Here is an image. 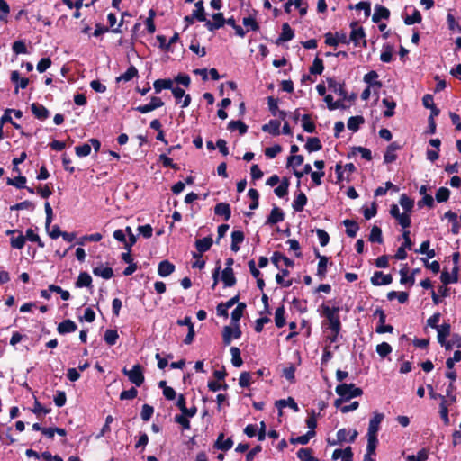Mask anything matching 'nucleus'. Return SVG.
Wrapping results in <instances>:
<instances>
[{
	"instance_id": "f257e3e1",
	"label": "nucleus",
	"mask_w": 461,
	"mask_h": 461,
	"mask_svg": "<svg viewBox=\"0 0 461 461\" xmlns=\"http://www.w3.org/2000/svg\"><path fill=\"white\" fill-rule=\"evenodd\" d=\"M339 306L330 307L328 304L322 303L319 308V312L321 316L326 319V322L323 325H327L329 330H338V327H341L339 319Z\"/></svg>"
},
{
	"instance_id": "f03ea898",
	"label": "nucleus",
	"mask_w": 461,
	"mask_h": 461,
	"mask_svg": "<svg viewBox=\"0 0 461 461\" xmlns=\"http://www.w3.org/2000/svg\"><path fill=\"white\" fill-rule=\"evenodd\" d=\"M336 393L339 396L334 402L336 407H340L344 402L349 401L351 398L360 396L363 393L362 389L357 387L353 384H341L337 385Z\"/></svg>"
},
{
	"instance_id": "7ed1b4c3",
	"label": "nucleus",
	"mask_w": 461,
	"mask_h": 461,
	"mask_svg": "<svg viewBox=\"0 0 461 461\" xmlns=\"http://www.w3.org/2000/svg\"><path fill=\"white\" fill-rule=\"evenodd\" d=\"M122 373L136 386H140L144 382L143 369L139 364L134 365L131 370L124 367Z\"/></svg>"
},
{
	"instance_id": "20e7f679",
	"label": "nucleus",
	"mask_w": 461,
	"mask_h": 461,
	"mask_svg": "<svg viewBox=\"0 0 461 461\" xmlns=\"http://www.w3.org/2000/svg\"><path fill=\"white\" fill-rule=\"evenodd\" d=\"M241 336V330L239 325L225 326L222 331V339L225 345H230L231 340L240 339Z\"/></svg>"
},
{
	"instance_id": "39448f33",
	"label": "nucleus",
	"mask_w": 461,
	"mask_h": 461,
	"mask_svg": "<svg viewBox=\"0 0 461 461\" xmlns=\"http://www.w3.org/2000/svg\"><path fill=\"white\" fill-rule=\"evenodd\" d=\"M164 103L159 97L153 96L149 104L139 105L135 108V110L141 113H148L157 108L162 107Z\"/></svg>"
},
{
	"instance_id": "423d86ee",
	"label": "nucleus",
	"mask_w": 461,
	"mask_h": 461,
	"mask_svg": "<svg viewBox=\"0 0 461 461\" xmlns=\"http://www.w3.org/2000/svg\"><path fill=\"white\" fill-rule=\"evenodd\" d=\"M384 415L383 413L375 412L373 418L369 421L367 435H377L380 424L383 421Z\"/></svg>"
},
{
	"instance_id": "0eeeda50",
	"label": "nucleus",
	"mask_w": 461,
	"mask_h": 461,
	"mask_svg": "<svg viewBox=\"0 0 461 461\" xmlns=\"http://www.w3.org/2000/svg\"><path fill=\"white\" fill-rule=\"evenodd\" d=\"M393 281V277L389 274H384L383 272L376 271L374 273L371 277V283L373 285H386L391 284Z\"/></svg>"
},
{
	"instance_id": "6e6552de",
	"label": "nucleus",
	"mask_w": 461,
	"mask_h": 461,
	"mask_svg": "<svg viewBox=\"0 0 461 461\" xmlns=\"http://www.w3.org/2000/svg\"><path fill=\"white\" fill-rule=\"evenodd\" d=\"M365 32L362 27L356 26L352 28L350 33V41L354 42L355 46H366Z\"/></svg>"
},
{
	"instance_id": "1a4fd4ad",
	"label": "nucleus",
	"mask_w": 461,
	"mask_h": 461,
	"mask_svg": "<svg viewBox=\"0 0 461 461\" xmlns=\"http://www.w3.org/2000/svg\"><path fill=\"white\" fill-rule=\"evenodd\" d=\"M212 19L213 22L207 20L205 23L206 28L211 32L221 28L225 23V19L221 13L214 14Z\"/></svg>"
},
{
	"instance_id": "9d476101",
	"label": "nucleus",
	"mask_w": 461,
	"mask_h": 461,
	"mask_svg": "<svg viewBox=\"0 0 461 461\" xmlns=\"http://www.w3.org/2000/svg\"><path fill=\"white\" fill-rule=\"evenodd\" d=\"M11 81L15 84V93H18L19 88L24 89L29 84V80L26 77H21L18 71H13L11 73Z\"/></svg>"
},
{
	"instance_id": "9b49d317",
	"label": "nucleus",
	"mask_w": 461,
	"mask_h": 461,
	"mask_svg": "<svg viewBox=\"0 0 461 461\" xmlns=\"http://www.w3.org/2000/svg\"><path fill=\"white\" fill-rule=\"evenodd\" d=\"M328 87L337 95H339L343 100H346L347 97V92L344 88V85L337 82L335 79H329L328 80Z\"/></svg>"
},
{
	"instance_id": "f8f14e48",
	"label": "nucleus",
	"mask_w": 461,
	"mask_h": 461,
	"mask_svg": "<svg viewBox=\"0 0 461 461\" xmlns=\"http://www.w3.org/2000/svg\"><path fill=\"white\" fill-rule=\"evenodd\" d=\"M32 113L39 120H45L49 117L50 113L46 107L40 104H32L31 106Z\"/></svg>"
},
{
	"instance_id": "ddd939ff",
	"label": "nucleus",
	"mask_w": 461,
	"mask_h": 461,
	"mask_svg": "<svg viewBox=\"0 0 461 461\" xmlns=\"http://www.w3.org/2000/svg\"><path fill=\"white\" fill-rule=\"evenodd\" d=\"M285 215L281 209L274 207L266 221L267 224H276L284 221Z\"/></svg>"
},
{
	"instance_id": "4468645a",
	"label": "nucleus",
	"mask_w": 461,
	"mask_h": 461,
	"mask_svg": "<svg viewBox=\"0 0 461 461\" xmlns=\"http://www.w3.org/2000/svg\"><path fill=\"white\" fill-rule=\"evenodd\" d=\"M389 15L390 12L386 7L377 5L375 6V12L372 20L374 23H377L382 19H388Z\"/></svg>"
},
{
	"instance_id": "2eb2a0df",
	"label": "nucleus",
	"mask_w": 461,
	"mask_h": 461,
	"mask_svg": "<svg viewBox=\"0 0 461 461\" xmlns=\"http://www.w3.org/2000/svg\"><path fill=\"white\" fill-rule=\"evenodd\" d=\"M272 263L279 267V264L282 262L285 267H294V261L287 257L284 256L280 252H275L271 258Z\"/></svg>"
},
{
	"instance_id": "dca6fc26",
	"label": "nucleus",
	"mask_w": 461,
	"mask_h": 461,
	"mask_svg": "<svg viewBox=\"0 0 461 461\" xmlns=\"http://www.w3.org/2000/svg\"><path fill=\"white\" fill-rule=\"evenodd\" d=\"M77 329V324L71 320H65L58 326V332L59 334H67L76 331Z\"/></svg>"
},
{
	"instance_id": "f3484780",
	"label": "nucleus",
	"mask_w": 461,
	"mask_h": 461,
	"mask_svg": "<svg viewBox=\"0 0 461 461\" xmlns=\"http://www.w3.org/2000/svg\"><path fill=\"white\" fill-rule=\"evenodd\" d=\"M175 271V266L168 260H163L159 263L158 273L160 276L166 277Z\"/></svg>"
},
{
	"instance_id": "a211bd4d",
	"label": "nucleus",
	"mask_w": 461,
	"mask_h": 461,
	"mask_svg": "<svg viewBox=\"0 0 461 461\" xmlns=\"http://www.w3.org/2000/svg\"><path fill=\"white\" fill-rule=\"evenodd\" d=\"M221 280L226 287H231L236 284V278L231 267H225L221 274Z\"/></svg>"
},
{
	"instance_id": "6ab92c4d",
	"label": "nucleus",
	"mask_w": 461,
	"mask_h": 461,
	"mask_svg": "<svg viewBox=\"0 0 461 461\" xmlns=\"http://www.w3.org/2000/svg\"><path fill=\"white\" fill-rule=\"evenodd\" d=\"M399 149H400V146L397 143H395V142L391 143L388 146V148L384 155V162L387 164L393 162L397 158L396 151Z\"/></svg>"
},
{
	"instance_id": "aec40b11",
	"label": "nucleus",
	"mask_w": 461,
	"mask_h": 461,
	"mask_svg": "<svg viewBox=\"0 0 461 461\" xmlns=\"http://www.w3.org/2000/svg\"><path fill=\"white\" fill-rule=\"evenodd\" d=\"M280 125L278 120H270L268 123L262 126V131L276 136L280 134Z\"/></svg>"
},
{
	"instance_id": "412c9836",
	"label": "nucleus",
	"mask_w": 461,
	"mask_h": 461,
	"mask_svg": "<svg viewBox=\"0 0 461 461\" xmlns=\"http://www.w3.org/2000/svg\"><path fill=\"white\" fill-rule=\"evenodd\" d=\"M232 445V439L230 438H225L222 433L218 436V438L215 442V447L223 451L230 449Z\"/></svg>"
},
{
	"instance_id": "4be33fe9",
	"label": "nucleus",
	"mask_w": 461,
	"mask_h": 461,
	"mask_svg": "<svg viewBox=\"0 0 461 461\" xmlns=\"http://www.w3.org/2000/svg\"><path fill=\"white\" fill-rule=\"evenodd\" d=\"M244 240V233L241 230H234L231 233V250L238 252L240 250V244Z\"/></svg>"
},
{
	"instance_id": "5701e85b",
	"label": "nucleus",
	"mask_w": 461,
	"mask_h": 461,
	"mask_svg": "<svg viewBox=\"0 0 461 461\" xmlns=\"http://www.w3.org/2000/svg\"><path fill=\"white\" fill-rule=\"evenodd\" d=\"M294 33L290 25L288 23H284L282 25V32L278 37L277 43L289 41L294 38Z\"/></svg>"
},
{
	"instance_id": "b1692460",
	"label": "nucleus",
	"mask_w": 461,
	"mask_h": 461,
	"mask_svg": "<svg viewBox=\"0 0 461 461\" xmlns=\"http://www.w3.org/2000/svg\"><path fill=\"white\" fill-rule=\"evenodd\" d=\"M93 273L96 276H100L104 279H110L113 276V271L109 267L99 266L93 269Z\"/></svg>"
},
{
	"instance_id": "393cba45",
	"label": "nucleus",
	"mask_w": 461,
	"mask_h": 461,
	"mask_svg": "<svg viewBox=\"0 0 461 461\" xmlns=\"http://www.w3.org/2000/svg\"><path fill=\"white\" fill-rule=\"evenodd\" d=\"M246 309L245 303H239L237 307L231 312V323L232 325H239V321L241 319L243 312Z\"/></svg>"
},
{
	"instance_id": "a878e982",
	"label": "nucleus",
	"mask_w": 461,
	"mask_h": 461,
	"mask_svg": "<svg viewBox=\"0 0 461 461\" xmlns=\"http://www.w3.org/2000/svg\"><path fill=\"white\" fill-rule=\"evenodd\" d=\"M214 212L217 215L223 216L227 221L230 218L231 215L230 206V204L224 203H218L214 208Z\"/></svg>"
},
{
	"instance_id": "bb28decb",
	"label": "nucleus",
	"mask_w": 461,
	"mask_h": 461,
	"mask_svg": "<svg viewBox=\"0 0 461 461\" xmlns=\"http://www.w3.org/2000/svg\"><path fill=\"white\" fill-rule=\"evenodd\" d=\"M343 224L346 227L347 235L350 238L356 237L358 230H359L358 224L355 221L348 220V219L344 220Z\"/></svg>"
},
{
	"instance_id": "cd10ccee",
	"label": "nucleus",
	"mask_w": 461,
	"mask_h": 461,
	"mask_svg": "<svg viewBox=\"0 0 461 461\" xmlns=\"http://www.w3.org/2000/svg\"><path fill=\"white\" fill-rule=\"evenodd\" d=\"M317 257L319 258L317 276L320 277V279H323L327 273L328 258L325 256H321L319 253L317 254Z\"/></svg>"
},
{
	"instance_id": "c85d7f7f",
	"label": "nucleus",
	"mask_w": 461,
	"mask_h": 461,
	"mask_svg": "<svg viewBox=\"0 0 461 461\" xmlns=\"http://www.w3.org/2000/svg\"><path fill=\"white\" fill-rule=\"evenodd\" d=\"M378 74L376 71H370L364 76V81L368 85V86H376L380 88L382 86V83L377 81Z\"/></svg>"
},
{
	"instance_id": "c756f323",
	"label": "nucleus",
	"mask_w": 461,
	"mask_h": 461,
	"mask_svg": "<svg viewBox=\"0 0 461 461\" xmlns=\"http://www.w3.org/2000/svg\"><path fill=\"white\" fill-rule=\"evenodd\" d=\"M289 271L287 269H281L280 272L276 276V281L278 285L283 287H290L293 285V280H285V277L288 276Z\"/></svg>"
},
{
	"instance_id": "7c9ffc66",
	"label": "nucleus",
	"mask_w": 461,
	"mask_h": 461,
	"mask_svg": "<svg viewBox=\"0 0 461 461\" xmlns=\"http://www.w3.org/2000/svg\"><path fill=\"white\" fill-rule=\"evenodd\" d=\"M307 203L306 195L301 192L299 193L293 202V209L295 212H302Z\"/></svg>"
},
{
	"instance_id": "2f4dec72",
	"label": "nucleus",
	"mask_w": 461,
	"mask_h": 461,
	"mask_svg": "<svg viewBox=\"0 0 461 461\" xmlns=\"http://www.w3.org/2000/svg\"><path fill=\"white\" fill-rule=\"evenodd\" d=\"M212 245V239L211 237H205L200 240H197L195 242V246L197 250L200 253H203L210 249Z\"/></svg>"
},
{
	"instance_id": "473e14b6",
	"label": "nucleus",
	"mask_w": 461,
	"mask_h": 461,
	"mask_svg": "<svg viewBox=\"0 0 461 461\" xmlns=\"http://www.w3.org/2000/svg\"><path fill=\"white\" fill-rule=\"evenodd\" d=\"M438 341L439 344H444L446 339L450 334V325L449 324H442L438 329Z\"/></svg>"
},
{
	"instance_id": "72a5a7b5",
	"label": "nucleus",
	"mask_w": 461,
	"mask_h": 461,
	"mask_svg": "<svg viewBox=\"0 0 461 461\" xmlns=\"http://www.w3.org/2000/svg\"><path fill=\"white\" fill-rule=\"evenodd\" d=\"M153 86L156 93H160L163 89H172L173 82L170 79H157Z\"/></svg>"
},
{
	"instance_id": "f704fd0d",
	"label": "nucleus",
	"mask_w": 461,
	"mask_h": 461,
	"mask_svg": "<svg viewBox=\"0 0 461 461\" xmlns=\"http://www.w3.org/2000/svg\"><path fill=\"white\" fill-rule=\"evenodd\" d=\"M285 307L279 306L275 312V323L277 328H282L285 324Z\"/></svg>"
},
{
	"instance_id": "c9c22d12",
	"label": "nucleus",
	"mask_w": 461,
	"mask_h": 461,
	"mask_svg": "<svg viewBox=\"0 0 461 461\" xmlns=\"http://www.w3.org/2000/svg\"><path fill=\"white\" fill-rule=\"evenodd\" d=\"M382 103L386 107V110L384 112V116L392 117L394 114L396 103L392 98H384Z\"/></svg>"
},
{
	"instance_id": "e433bc0d",
	"label": "nucleus",
	"mask_w": 461,
	"mask_h": 461,
	"mask_svg": "<svg viewBox=\"0 0 461 461\" xmlns=\"http://www.w3.org/2000/svg\"><path fill=\"white\" fill-rule=\"evenodd\" d=\"M92 277L88 273L82 272L79 274L76 282L77 287H88L91 285Z\"/></svg>"
},
{
	"instance_id": "4c0bfd02",
	"label": "nucleus",
	"mask_w": 461,
	"mask_h": 461,
	"mask_svg": "<svg viewBox=\"0 0 461 461\" xmlns=\"http://www.w3.org/2000/svg\"><path fill=\"white\" fill-rule=\"evenodd\" d=\"M439 413L440 417L443 420L444 423L446 425H448L449 423V417H448V404L447 400L446 398H442L439 404Z\"/></svg>"
},
{
	"instance_id": "58836bf2",
	"label": "nucleus",
	"mask_w": 461,
	"mask_h": 461,
	"mask_svg": "<svg viewBox=\"0 0 461 461\" xmlns=\"http://www.w3.org/2000/svg\"><path fill=\"white\" fill-rule=\"evenodd\" d=\"M138 75V70L134 66H131L128 68V69L121 75L119 77H117V81H124L128 82L131 80L133 77H135Z\"/></svg>"
},
{
	"instance_id": "ea45409f",
	"label": "nucleus",
	"mask_w": 461,
	"mask_h": 461,
	"mask_svg": "<svg viewBox=\"0 0 461 461\" xmlns=\"http://www.w3.org/2000/svg\"><path fill=\"white\" fill-rule=\"evenodd\" d=\"M228 129L230 131L238 130L240 135H243L247 132L248 127L241 121H230L228 124Z\"/></svg>"
},
{
	"instance_id": "a19ab883",
	"label": "nucleus",
	"mask_w": 461,
	"mask_h": 461,
	"mask_svg": "<svg viewBox=\"0 0 461 461\" xmlns=\"http://www.w3.org/2000/svg\"><path fill=\"white\" fill-rule=\"evenodd\" d=\"M276 405L279 408V409H282V408H285V407H290L291 409H293L294 411H299V407L297 405V403L294 402V400L291 397L287 398V399H284V400H279L276 402Z\"/></svg>"
},
{
	"instance_id": "79ce46f5",
	"label": "nucleus",
	"mask_w": 461,
	"mask_h": 461,
	"mask_svg": "<svg viewBox=\"0 0 461 461\" xmlns=\"http://www.w3.org/2000/svg\"><path fill=\"white\" fill-rule=\"evenodd\" d=\"M321 147L322 146L321 140L316 137L309 138L305 144V149L309 152L318 151L321 149Z\"/></svg>"
},
{
	"instance_id": "37998d69",
	"label": "nucleus",
	"mask_w": 461,
	"mask_h": 461,
	"mask_svg": "<svg viewBox=\"0 0 461 461\" xmlns=\"http://www.w3.org/2000/svg\"><path fill=\"white\" fill-rule=\"evenodd\" d=\"M231 355V363L234 366L239 367L243 364L240 357V350L237 347H231L230 349Z\"/></svg>"
},
{
	"instance_id": "c03bdc74",
	"label": "nucleus",
	"mask_w": 461,
	"mask_h": 461,
	"mask_svg": "<svg viewBox=\"0 0 461 461\" xmlns=\"http://www.w3.org/2000/svg\"><path fill=\"white\" fill-rule=\"evenodd\" d=\"M302 127L303 131L306 132H313L315 131V124L311 120V117L309 114H303L302 116Z\"/></svg>"
},
{
	"instance_id": "a18cd8bd",
	"label": "nucleus",
	"mask_w": 461,
	"mask_h": 461,
	"mask_svg": "<svg viewBox=\"0 0 461 461\" xmlns=\"http://www.w3.org/2000/svg\"><path fill=\"white\" fill-rule=\"evenodd\" d=\"M17 237H12L10 240L11 247L14 249H21L24 247L25 244V237L19 230Z\"/></svg>"
},
{
	"instance_id": "49530a36",
	"label": "nucleus",
	"mask_w": 461,
	"mask_h": 461,
	"mask_svg": "<svg viewBox=\"0 0 461 461\" xmlns=\"http://www.w3.org/2000/svg\"><path fill=\"white\" fill-rule=\"evenodd\" d=\"M409 294L406 292H395L391 291L387 294L388 300H393L396 298L399 303H404L408 301Z\"/></svg>"
},
{
	"instance_id": "de8ad7c7",
	"label": "nucleus",
	"mask_w": 461,
	"mask_h": 461,
	"mask_svg": "<svg viewBox=\"0 0 461 461\" xmlns=\"http://www.w3.org/2000/svg\"><path fill=\"white\" fill-rule=\"evenodd\" d=\"M297 456L301 461H318L312 455V450L309 448H301L297 452Z\"/></svg>"
},
{
	"instance_id": "09e8293b",
	"label": "nucleus",
	"mask_w": 461,
	"mask_h": 461,
	"mask_svg": "<svg viewBox=\"0 0 461 461\" xmlns=\"http://www.w3.org/2000/svg\"><path fill=\"white\" fill-rule=\"evenodd\" d=\"M369 240L371 242H376V243L383 242L382 230L379 227H377V226L372 227L370 235H369Z\"/></svg>"
},
{
	"instance_id": "8fccbe9b",
	"label": "nucleus",
	"mask_w": 461,
	"mask_h": 461,
	"mask_svg": "<svg viewBox=\"0 0 461 461\" xmlns=\"http://www.w3.org/2000/svg\"><path fill=\"white\" fill-rule=\"evenodd\" d=\"M440 280L445 285H447L451 283H456L457 281L456 272L449 273L447 271H443L440 276Z\"/></svg>"
},
{
	"instance_id": "3c124183",
	"label": "nucleus",
	"mask_w": 461,
	"mask_h": 461,
	"mask_svg": "<svg viewBox=\"0 0 461 461\" xmlns=\"http://www.w3.org/2000/svg\"><path fill=\"white\" fill-rule=\"evenodd\" d=\"M119 338L118 332L115 330H107L104 333V341L110 345L113 346L116 343L117 339Z\"/></svg>"
},
{
	"instance_id": "603ef678",
	"label": "nucleus",
	"mask_w": 461,
	"mask_h": 461,
	"mask_svg": "<svg viewBox=\"0 0 461 461\" xmlns=\"http://www.w3.org/2000/svg\"><path fill=\"white\" fill-rule=\"evenodd\" d=\"M24 237H25V240L27 239L30 241L37 243V245L40 248L44 247V243L41 241L40 236L38 234H36L32 229H28L26 230V235Z\"/></svg>"
},
{
	"instance_id": "864d4df0",
	"label": "nucleus",
	"mask_w": 461,
	"mask_h": 461,
	"mask_svg": "<svg viewBox=\"0 0 461 461\" xmlns=\"http://www.w3.org/2000/svg\"><path fill=\"white\" fill-rule=\"evenodd\" d=\"M392 350V347L387 342H382L376 346V352L381 357H385Z\"/></svg>"
},
{
	"instance_id": "5fc2aeb1",
	"label": "nucleus",
	"mask_w": 461,
	"mask_h": 461,
	"mask_svg": "<svg viewBox=\"0 0 461 461\" xmlns=\"http://www.w3.org/2000/svg\"><path fill=\"white\" fill-rule=\"evenodd\" d=\"M364 122V119L361 116L350 117L348 121V128L353 131H357L359 125Z\"/></svg>"
},
{
	"instance_id": "6e6d98bb",
	"label": "nucleus",
	"mask_w": 461,
	"mask_h": 461,
	"mask_svg": "<svg viewBox=\"0 0 461 461\" xmlns=\"http://www.w3.org/2000/svg\"><path fill=\"white\" fill-rule=\"evenodd\" d=\"M315 436V430H309L306 434L297 437L293 439V443L306 445L309 440Z\"/></svg>"
},
{
	"instance_id": "4d7b16f0",
	"label": "nucleus",
	"mask_w": 461,
	"mask_h": 461,
	"mask_svg": "<svg viewBox=\"0 0 461 461\" xmlns=\"http://www.w3.org/2000/svg\"><path fill=\"white\" fill-rule=\"evenodd\" d=\"M324 69L323 62L321 59L315 58L310 68V72L314 75H321Z\"/></svg>"
},
{
	"instance_id": "13d9d810",
	"label": "nucleus",
	"mask_w": 461,
	"mask_h": 461,
	"mask_svg": "<svg viewBox=\"0 0 461 461\" xmlns=\"http://www.w3.org/2000/svg\"><path fill=\"white\" fill-rule=\"evenodd\" d=\"M377 443V435H367L366 452L375 454Z\"/></svg>"
},
{
	"instance_id": "bf43d9fd",
	"label": "nucleus",
	"mask_w": 461,
	"mask_h": 461,
	"mask_svg": "<svg viewBox=\"0 0 461 461\" xmlns=\"http://www.w3.org/2000/svg\"><path fill=\"white\" fill-rule=\"evenodd\" d=\"M393 58V48L390 45H384L380 55V59L383 62L388 63Z\"/></svg>"
},
{
	"instance_id": "052dcab7",
	"label": "nucleus",
	"mask_w": 461,
	"mask_h": 461,
	"mask_svg": "<svg viewBox=\"0 0 461 461\" xmlns=\"http://www.w3.org/2000/svg\"><path fill=\"white\" fill-rule=\"evenodd\" d=\"M429 457L428 451L426 449L420 450L417 455H410L407 456L408 461H426Z\"/></svg>"
},
{
	"instance_id": "680f3d73",
	"label": "nucleus",
	"mask_w": 461,
	"mask_h": 461,
	"mask_svg": "<svg viewBox=\"0 0 461 461\" xmlns=\"http://www.w3.org/2000/svg\"><path fill=\"white\" fill-rule=\"evenodd\" d=\"M75 152L80 158L86 157L91 152V146L87 143L77 146L75 148Z\"/></svg>"
},
{
	"instance_id": "e2e57ef3",
	"label": "nucleus",
	"mask_w": 461,
	"mask_h": 461,
	"mask_svg": "<svg viewBox=\"0 0 461 461\" xmlns=\"http://www.w3.org/2000/svg\"><path fill=\"white\" fill-rule=\"evenodd\" d=\"M400 204L403 210L408 212H411L413 207V201L410 199L406 194H402L400 197Z\"/></svg>"
},
{
	"instance_id": "0e129e2a",
	"label": "nucleus",
	"mask_w": 461,
	"mask_h": 461,
	"mask_svg": "<svg viewBox=\"0 0 461 461\" xmlns=\"http://www.w3.org/2000/svg\"><path fill=\"white\" fill-rule=\"evenodd\" d=\"M154 413V408L149 404H144L140 412V417L144 421H149Z\"/></svg>"
},
{
	"instance_id": "69168bd1",
	"label": "nucleus",
	"mask_w": 461,
	"mask_h": 461,
	"mask_svg": "<svg viewBox=\"0 0 461 461\" xmlns=\"http://www.w3.org/2000/svg\"><path fill=\"white\" fill-rule=\"evenodd\" d=\"M421 22V14L418 10H415L411 15H408L404 19V23L408 25L419 23Z\"/></svg>"
},
{
	"instance_id": "338daca9",
	"label": "nucleus",
	"mask_w": 461,
	"mask_h": 461,
	"mask_svg": "<svg viewBox=\"0 0 461 461\" xmlns=\"http://www.w3.org/2000/svg\"><path fill=\"white\" fill-rule=\"evenodd\" d=\"M450 192L446 187H440L436 193V200L438 203L446 202L449 198Z\"/></svg>"
},
{
	"instance_id": "774afa93",
	"label": "nucleus",
	"mask_w": 461,
	"mask_h": 461,
	"mask_svg": "<svg viewBox=\"0 0 461 461\" xmlns=\"http://www.w3.org/2000/svg\"><path fill=\"white\" fill-rule=\"evenodd\" d=\"M13 51L15 54H25L27 52L26 45L22 41H16L13 43Z\"/></svg>"
}]
</instances>
